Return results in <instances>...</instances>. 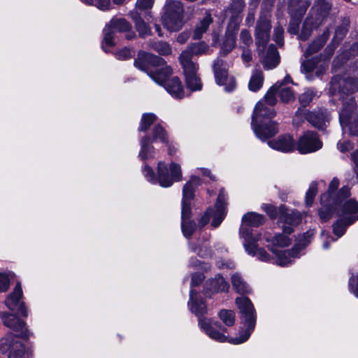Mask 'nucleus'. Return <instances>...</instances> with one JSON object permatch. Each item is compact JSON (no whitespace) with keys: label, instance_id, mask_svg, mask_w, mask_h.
<instances>
[{"label":"nucleus","instance_id":"obj_61","mask_svg":"<svg viewBox=\"0 0 358 358\" xmlns=\"http://www.w3.org/2000/svg\"><path fill=\"white\" fill-rule=\"evenodd\" d=\"M94 5L100 10H106L111 8L110 0H95Z\"/></svg>","mask_w":358,"mask_h":358},{"label":"nucleus","instance_id":"obj_10","mask_svg":"<svg viewBox=\"0 0 358 358\" xmlns=\"http://www.w3.org/2000/svg\"><path fill=\"white\" fill-rule=\"evenodd\" d=\"M131 24L124 18L113 17L103 29V39L102 48L107 52L106 46L112 47L115 45L114 35L116 32H128L131 29Z\"/></svg>","mask_w":358,"mask_h":358},{"label":"nucleus","instance_id":"obj_62","mask_svg":"<svg viewBox=\"0 0 358 358\" xmlns=\"http://www.w3.org/2000/svg\"><path fill=\"white\" fill-rule=\"evenodd\" d=\"M204 279V275L201 273H195L192 276L191 287L199 285ZM191 289H193L192 288Z\"/></svg>","mask_w":358,"mask_h":358},{"label":"nucleus","instance_id":"obj_8","mask_svg":"<svg viewBox=\"0 0 358 358\" xmlns=\"http://www.w3.org/2000/svg\"><path fill=\"white\" fill-rule=\"evenodd\" d=\"M183 12L181 2L166 0L162 15L164 25L171 31L180 29L183 25Z\"/></svg>","mask_w":358,"mask_h":358},{"label":"nucleus","instance_id":"obj_15","mask_svg":"<svg viewBox=\"0 0 358 358\" xmlns=\"http://www.w3.org/2000/svg\"><path fill=\"white\" fill-rule=\"evenodd\" d=\"M25 348L13 334H8L0 340V351L8 352V358H22Z\"/></svg>","mask_w":358,"mask_h":358},{"label":"nucleus","instance_id":"obj_6","mask_svg":"<svg viewBox=\"0 0 358 358\" xmlns=\"http://www.w3.org/2000/svg\"><path fill=\"white\" fill-rule=\"evenodd\" d=\"M200 178L192 176L182 188L181 229L185 237L189 238L196 229V224L190 220L191 201L194 196V189L200 185Z\"/></svg>","mask_w":358,"mask_h":358},{"label":"nucleus","instance_id":"obj_64","mask_svg":"<svg viewBox=\"0 0 358 358\" xmlns=\"http://www.w3.org/2000/svg\"><path fill=\"white\" fill-rule=\"evenodd\" d=\"M338 148L342 153H345L352 149V145L349 141L338 142Z\"/></svg>","mask_w":358,"mask_h":358},{"label":"nucleus","instance_id":"obj_16","mask_svg":"<svg viewBox=\"0 0 358 358\" xmlns=\"http://www.w3.org/2000/svg\"><path fill=\"white\" fill-rule=\"evenodd\" d=\"M155 141H160L162 143H167V134L164 128L160 124H156L152 129V139L148 136H144L141 140L140 157H145L151 154L153 150L152 143Z\"/></svg>","mask_w":358,"mask_h":358},{"label":"nucleus","instance_id":"obj_3","mask_svg":"<svg viewBox=\"0 0 358 358\" xmlns=\"http://www.w3.org/2000/svg\"><path fill=\"white\" fill-rule=\"evenodd\" d=\"M287 234L283 232L271 236L267 233H264L263 236L266 242L268 243V248L274 255L272 259L276 264L281 266H287L300 257V251L310 243L315 231L309 230L303 234L299 238L297 243L291 250H282V248L287 247L291 243V239Z\"/></svg>","mask_w":358,"mask_h":358},{"label":"nucleus","instance_id":"obj_42","mask_svg":"<svg viewBox=\"0 0 358 358\" xmlns=\"http://www.w3.org/2000/svg\"><path fill=\"white\" fill-rule=\"evenodd\" d=\"M329 32L328 30L325 31L323 34V37L313 42L307 48L306 54L308 55L317 52L324 45L327 38L329 37Z\"/></svg>","mask_w":358,"mask_h":358},{"label":"nucleus","instance_id":"obj_60","mask_svg":"<svg viewBox=\"0 0 358 358\" xmlns=\"http://www.w3.org/2000/svg\"><path fill=\"white\" fill-rule=\"evenodd\" d=\"M154 0H137L136 7L140 10H147L152 7Z\"/></svg>","mask_w":358,"mask_h":358},{"label":"nucleus","instance_id":"obj_31","mask_svg":"<svg viewBox=\"0 0 358 358\" xmlns=\"http://www.w3.org/2000/svg\"><path fill=\"white\" fill-rule=\"evenodd\" d=\"M189 248L191 250L196 253L199 257L207 258L213 255L212 250L210 247L209 241L206 240H199L197 243L189 242Z\"/></svg>","mask_w":358,"mask_h":358},{"label":"nucleus","instance_id":"obj_28","mask_svg":"<svg viewBox=\"0 0 358 358\" xmlns=\"http://www.w3.org/2000/svg\"><path fill=\"white\" fill-rule=\"evenodd\" d=\"M189 52V50H184L179 57V60L182 66L185 76H192L193 74L196 73L199 69L198 64L192 60ZM191 78L192 77H189V82L192 80Z\"/></svg>","mask_w":358,"mask_h":358},{"label":"nucleus","instance_id":"obj_26","mask_svg":"<svg viewBox=\"0 0 358 358\" xmlns=\"http://www.w3.org/2000/svg\"><path fill=\"white\" fill-rule=\"evenodd\" d=\"M275 115V111L272 108L265 106L263 101H259L254 110L252 124L266 122L267 120L273 117Z\"/></svg>","mask_w":358,"mask_h":358},{"label":"nucleus","instance_id":"obj_33","mask_svg":"<svg viewBox=\"0 0 358 358\" xmlns=\"http://www.w3.org/2000/svg\"><path fill=\"white\" fill-rule=\"evenodd\" d=\"M331 9V5L326 0H315L310 10L325 20Z\"/></svg>","mask_w":358,"mask_h":358},{"label":"nucleus","instance_id":"obj_19","mask_svg":"<svg viewBox=\"0 0 358 358\" xmlns=\"http://www.w3.org/2000/svg\"><path fill=\"white\" fill-rule=\"evenodd\" d=\"M1 317L3 324L16 331L19 337L28 338L30 336V332L27 329L26 324L23 320L8 313H1Z\"/></svg>","mask_w":358,"mask_h":358},{"label":"nucleus","instance_id":"obj_29","mask_svg":"<svg viewBox=\"0 0 358 358\" xmlns=\"http://www.w3.org/2000/svg\"><path fill=\"white\" fill-rule=\"evenodd\" d=\"M356 108V103L354 98H350L347 101L343 102V108L339 114L341 125L344 127L349 124L352 113Z\"/></svg>","mask_w":358,"mask_h":358},{"label":"nucleus","instance_id":"obj_54","mask_svg":"<svg viewBox=\"0 0 358 358\" xmlns=\"http://www.w3.org/2000/svg\"><path fill=\"white\" fill-rule=\"evenodd\" d=\"M262 209L265 211L271 219H275L278 215L276 208L272 204L264 203Z\"/></svg>","mask_w":358,"mask_h":358},{"label":"nucleus","instance_id":"obj_12","mask_svg":"<svg viewBox=\"0 0 358 358\" xmlns=\"http://www.w3.org/2000/svg\"><path fill=\"white\" fill-rule=\"evenodd\" d=\"M296 143V150L301 155H307L316 152L322 147V142L317 134L312 131H306L298 138Z\"/></svg>","mask_w":358,"mask_h":358},{"label":"nucleus","instance_id":"obj_4","mask_svg":"<svg viewBox=\"0 0 358 358\" xmlns=\"http://www.w3.org/2000/svg\"><path fill=\"white\" fill-rule=\"evenodd\" d=\"M142 173L152 184L159 183L162 187H169L182 180V172L179 164L169 160H160L157 164L151 158H144Z\"/></svg>","mask_w":358,"mask_h":358},{"label":"nucleus","instance_id":"obj_63","mask_svg":"<svg viewBox=\"0 0 358 358\" xmlns=\"http://www.w3.org/2000/svg\"><path fill=\"white\" fill-rule=\"evenodd\" d=\"M321 236L324 240V243L322 245L324 249H328L329 247V243L331 242L335 241V239L334 238L329 236V235L324 231L322 232Z\"/></svg>","mask_w":358,"mask_h":358},{"label":"nucleus","instance_id":"obj_27","mask_svg":"<svg viewBox=\"0 0 358 358\" xmlns=\"http://www.w3.org/2000/svg\"><path fill=\"white\" fill-rule=\"evenodd\" d=\"M311 3V0H289L288 13L291 17H302Z\"/></svg>","mask_w":358,"mask_h":358},{"label":"nucleus","instance_id":"obj_53","mask_svg":"<svg viewBox=\"0 0 358 358\" xmlns=\"http://www.w3.org/2000/svg\"><path fill=\"white\" fill-rule=\"evenodd\" d=\"M283 34L284 29L282 26L278 25L274 28L273 40L279 45H283Z\"/></svg>","mask_w":358,"mask_h":358},{"label":"nucleus","instance_id":"obj_23","mask_svg":"<svg viewBox=\"0 0 358 358\" xmlns=\"http://www.w3.org/2000/svg\"><path fill=\"white\" fill-rule=\"evenodd\" d=\"M252 126L257 137L262 141L269 139L278 132L277 123L273 121L259 122Z\"/></svg>","mask_w":358,"mask_h":358},{"label":"nucleus","instance_id":"obj_48","mask_svg":"<svg viewBox=\"0 0 358 358\" xmlns=\"http://www.w3.org/2000/svg\"><path fill=\"white\" fill-rule=\"evenodd\" d=\"M191 77L192 80L189 82V76H185L188 87L192 91L200 90L201 89L202 85L196 73L193 74Z\"/></svg>","mask_w":358,"mask_h":358},{"label":"nucleus","instance_id":"obj_1","mask_svg":"<svg viewBox=\"0 0 358 358\" xmlns=\"http://www.w3.org/2000/svg\"><path fill=\"white\" fill-rule=\"evenodd\" d=\"M236 303L241 313L243 327L239 332V336L229 338L226 328L222 327L217 322L201 316L207 313V307L200 295L193 289L189 292L188 307L190 311L199 317V325L210 338L218 342H229L234 345L241 344L249 338L255 329L256 314L251 301L245 296L236 298Z\"/></svg>","mask_w":358,"mask_h":358},{"label":"nucleus","instance_id":"obj_51","mask_svg":"<svg viewBox=\"0 0 358 358\" xmlns=\"http://www.w3.org/2000/svg\"><path fill=\"white\" fill-rule=\"evenodd\" d=\"M11 274L0 272V292L7 291L10 285Z\"/></svg>","mask_w":358,"mask_h":358},{"label":"nucleus","instance_id":"obj_43","mask_svg":"<svg viewBox=\"0 0 358 358\" xmlns=\"http://www.w3.org/2000/svg\"><path fill=\"white\" fill-rule=\"evenodd\" d=\"M208 45L203 42H200L189 45L185 50H189V53L191 57H192L193 55L199 56L203 55L208 51Z\"/></svg>","mask_w":358,"mask_h":358},{"label":"nucleus","instance_id":"obj_58","mask_svg":"<svg viewBox=\"0 0 358 358\" xmlns=\"http://www.w3.org/2000/svg\"><path fill=\"white\" fill-rule=\"evenodd\" d=\"M315 67L316 63L314 59H308L301 64L302 71L305 73L313 72Z\"/></svg>","mask_w":358,"mask_h":358},{"label":"nucleus","instance_id":"obj_32","mask_svg":"<svg viewBox=\"0 0 358 358\" xmlns=\"http://www.w3.org/2000/svg\"><path fill=\"white\" fill-rule=\"evenodd\" d=\"M280 61V57L277 49L273 45L268 46L266 55L262 59V62L264 69H272L277 66Z\"/></svg>","mask_w":358,"mask_h":358},{"label":"nucleus","instance_id":"obj_18","mask_svg":"<svg viewBox=\"0 0 358 358\" xmlns=\"http://www.w3.org/2000/svg\"><path fill=\"white\" fill-rule=\"evenodd\" d=\"M229 285L224 277L217 274L207 280L204 284L203 293L206 297L211 298L214 294L228 292Z\"/></svg>","mask_w":358,"mask_h":358},{"label":"nucleus","instance_id":"obj_36","mask_svg":"<svg viewBox=\"0 0 358 358\" xmlns=\"http://www.w3.org/2000/svg\"><path fill=\"white\" fill-rule=\"evenodd\" d=\"M213 22V17L209 13H206L205 17L197 24L194 31L193 38L199 39L205 33L210 24Z\"/></svg>","mask_w":358,"mask_h":358},{"label":"nucleus","instance_id":"obj_55","mask_svg":"<svg viewBox=\"0 0 358 358\" xmlns=\"http://www.w3.org/2000/svg\"><path fill=\"white\" fill-rule=\"evenodd\" d=\"M189 266L193 268H199L204 271H207L210 269V266L208 264L202 262L196 258L190 259Z\"/></svg>","mask_w":358,"mask_h":358},{"label":"nucleus","instance_id":"obj_46","mask_svg":"<svg viewBox=\"0 0 358 358\" xmlns=\"http://www.w3.org/2000/svg\"><path fill=\"white\" fill-rule=\"evenodd\" d=\"M274 0H264L261 5V10L259 17L264 16L267 19H271V10L273 7Z\"/></svg>","mask_w":358,"mask_h":358},{"label":"nucleus","instance_id":"obj_17","mask_svg":"<svg viewBox=\"0 0 358 358\" xmlns=\"http://www.w3.org/2000/svg\"><path fill=\"white\" fill-rule=\"evenodd\" d=\"M279 221L282 224V231L286 234H291L294 227L299 224L302 219L301 213L287 209L285 206L279 208Z\"/></svg>","mask_w":358,"mask_h":358},{"label":"nucleus","instance_id":"obj_41","mask_svg":"<svg viewBox=\"0 0 358 358\" xmlns=\"http://www.w3.org/2000/svg\"><path fill=\"white\" fill-rule=\"evenodd\" d=\"M150 47L162 55H169L172 52L170 45L164 41H151Z\"/></svg>","mask_w":358,"mask_h":358},{"label":"nucleus","instance_id":"obj_45","mask_svg":"<svg viewBox=\"0 0 358 358\" xmlns=\"http://www.w3.org/2000/svg\"><path fill=\"white\" fill-rule=\"evenodd\" d=\"M219 317L227 327H231L235 322V313L232 310H222L219 313Z\"/></svg>","mask_w":358,"mask_h":358},{"label":"nucleus","instance_id":"obj_5","mask_svg":"<svg viewBox=\"0 0 358 358\" xmlns=\"http://www.w3.org/2000/svg\"><path fill=\"white\" fill-rule=\"evenodd\" d=\"M265 217L255 212L245 213L242 217L240 236L244 239L243 246L246 252L262 262H269V254L263 248H258L257 243L262 239V234L255 235L250 227H257L264 224Z\"/></svg>","mask_w":358,"mask_h":358},{"label":"nucleus","instance_id":"obj_13","mask_svg":"<svg viewBox=\"0 0 358 358\" xmlns=\"http://www.w3.org/2000/svg\"><path fill=\"white\" fill-rule=\"evenodd\" d=\"M271 29V19L259 17L255 29V43L259 52H263L270 40Z\"/></svg>","mask_w":358,"mask_h":358},{"label":"nucleus","instance_id":"obj_9","mask_svg":"<svg viewBox=\"0 0 358 358\" xmlns=\"http://www.w3.org/2000/svg\"><path fill=\"white\" fill-rule=\"evenodd\" d=\"M225 201L226 194L221 189L217 196V202L215 205V210L208 208L199 220V223L201 227H204L208 224L211 217H213L211 225L214 228L220 226L227 214Z\"/></svg>","mask_w":358,"mask_h":358},{"label":"nucleus","instance_id":"obj_37","mask_svg":"<svg viewBox=\"0 0 358 358\" xmlns=\"http://www.w3.org/2000/svg\"><path fill=\"white\" fill-rule=\"evenodd\" d=\"M264 74L259 69H255L248 83V88L252 92H257L259 90L264 83Z\"/></svg>","mask_w":358,"mask_h":358},{"label":"nucleus","instance_id":"obj_39","mask_svg":"<svg viewBox=\"0 0 358 358\" xmlns=\"http://www.w3.org/2000/svg\"><path fill=\"white\" fill-rule=\"evenodd\" d=\"M281 87V85L279 83H275L273 85L270 90L267 92L266 95L264 96V99L260 101H263L264 105H268L269 106H273L277 102L276 99V94L278 93V89Z\"/></svg>","mask_w":358,"mask_h":358},{"label":"nucleus","instance_id":"obj_40","mask_svg":"<svg viewBox=\"0 0 358 358\" xmlns=\"http://www.w3.org/2000/svg\"><path fill=\"white\" fill-rule=\"evenodd\" d=\"M318 192V182L313 181L310 183L305 194V204L307 207L313 206L315 196Z\"/></svg>","mask_w":358,"mask_h":358},{"label":"nucleus","instance_id":"obj_2","mask_svg":"<svg viewBox=\"0 0 358 358\" xmlns=\"http://www.w3.org/2000/svg\"><path fill=\"white\" fill-rule=\"evenodd\" d=\"M338 186L339 180L333 178L327 192L321 195L322 207L319 216L322 222H326L336 212L338 215L344 216L347 225H350L358 220V202L355 199L350 198V189L348 186L343 187L336 192Z\"/></svg>","mask_w":358,"mask_h":358},{"label":"nucleus","instance_id":"obj_44","mask_svg":"<svg viewBox=\"0 0 358 358\" xmlns=\"http://www.w3.org/2000/svg\"><path fill=\"white\" fill-rule=\"evenodd\" d=\"M156 120L157 116L154 113H144L142 115L138 130L140 131H146Z\"/></svg>","mask_w":358,"mask_h":358},{"label":"nucleus","instance_id":"obj_35","mask_svg":"<svg viewBox=\"0 0 358 358\" xmlns=\"http://www.w3.org/2000/svg\"><path fill=\"white\" fill-rule=\"evenodd\" d=\"M235 31H230L227 29L225 36V40L224 41L220 50V54L223 56L228 55L235 47L236 45V34Z\"/></svg>","mask_w":358,"mask_h":358},{"label":"nucleus","instance_id":"obj_21","mask_svg":"<svg viewBox=\"0 0 358 358\" xmlns=\"http://www.w3.org/2000/svg\"><path fill=\"white\" fill-rule=\"evenodd\" d=\"M22 296V289L20 282H17L14 290L10 293L5 300L6 306L11 310L17 312L24 316H27V310L24 303L20 301Z\"/></svg>","mask_w":358,"mask_h":358},{"label":"nucleus","instance_id":"obj_49","mask_svg":"<svg viewBox=\"0 0 358 358\" xmlns=\"http://www.w3.org/2000/svg\"><path fill=\"white\" fill-rule=\"evenodd\" d=\"M280 98L282 102H288L294 99V93L289 87H280L278 90Z\"/></svg>","mask_w":358,"mask_h":358},{"label":"nucleus","instance_id":"obj_52","mask_svg":"<svg viewBox=\"0 0 358 358\" xmlns=\"http://www.w3.org/2000/svg\"><path fill=\"white\" fill-rule=\"evenodd\" d=\"M134 51L131 49L124 48L115 53V57L119 60H126L134 56Z\"/></svg>","mask_w":358,"mask_h":358},{"label":"nucleus","instance_id":"obj_24","mask_svg":"<svg viewBox=\"0 0 358 358\" xmlns=\"http://www.w3.org/2000/svg\"><path fill=\"white\" fill-rule=\"evenodd\" d=\"M268 145L270 148L283 152L296 150V141L289 134L281 135L275 140L268 141Z\"/></svg>","mask_w":358,"mask_h":358},{"label":"nucleus","instance_id":"obj_57","mask_svg":"<svg viewBox=\"0 0 358 358\" xmlns=\"http://www.w3.org/2000/svg\"><path fill=\"white\" fill-rule=\"evenodd\" d=\"M240 40L246 46H249L252 43V38L250 31L247 29H243L240 34Z\"/></svg>","mask_w":358,"mask_h":358},{"label":"nucleus","instance_id":"obj_14","mask_svg":"<svg viewBox=\"0 0 358 358\" xmlns=\"http://www.w3.org/2000/svg\"><path fill=\"white\" fill-rule=\"evenodd\" d=\"M330 91L334 94H340L341 96L352 94L358 91V80L336 76L331 81Z\"/></svg>","mask_w":358,"mask_h":358},{"label":"nucleus","instance_id":"obj_59","mask_svg":"<svg viewBox=\"0 0 358 358\" xmlns=\"http://www.w3.org/2000/svg\"><path fill=\"white\" fill-rule=\"evenodd\" d=\"M350 290L358 298V274L350 278L349 280Z\"/></svg>","mask_w":358,"mask_h":358},{"label":"nucleus","instance_id":"obj_34","mask_svg":"<svg viewBox=\"0 0 358 358\" xmlns=\"http://www.w3.org/2000/svg\"><path fill=\"white\" fill-rule=\"evenodd\" d=\"M231 285L236 292L244 294L250 292V288L247 282L244 280L241 274L236 273L231 275Z\"/></svg>","mask_w":358,"mask_h":358},{"label":"nucleus","instance_id":"obj_30","mask_svg":"<svg viewBox=\"0 0 358 358\" xmlns=\"http://www.w3.org/2000/svg\"><path fill=\"white\" fill-rule=\"evenodd\" d=\"M306 118L313 126L322 129L329 121V114L327 110L309 112L306 115Z\"/></svg>","mask_w":358,"mask_h":358},{"label":"nucleus","instance_id":"obj_25","mask_svg":"<svg viewBox=\"0 0 358 358\" xmlns=\"http://www.w3.org/2000/svg\"><path fill=\"white\" fill-rule=\"evenodd\" d=\"M324 22V19L310 10L303 22L301 32L299 36V38L303 41L307 40L313 30L318 28Z\"/></svg>","mask_w":358,"mask_h":358},{"label":"nucleus","instance_id":"obj_47","mask_svg":"<svg viewBox=\"0 0 358 358\" xmlns=\"http://www.w3.org/2000/svg\"><path fill=\"white\" fill-rule=\"evenodd\" d=\"M348 225L346 224V220L345 219H341L338 220L333 225V231L334 234L337 236V237L342 236Z\"/></svg>","mask_w":358,"mask_h":358},{"label":"nucleus","instance_id":"obj_7","mask_svg":"<svg viewBox=\"0 0 358 358\" xmlns=\"http://www.w3.org/2000/svg\"><path fill=\"white\" fill-rule=\"evenodd\" d=\"M173 70L169 66H165L155 73H150V77L159 85H163L168 93L176 99L184 97V90L178 77L169 78Z\"/></svg>","mask_w":358,"mask_h":358},{"label":"nucleus","instance_id":"obj_22","mask_svg":"<svg viewBox=\"0 0 358 358\" xmlns=\"http://www.w3.org/2000/svg\"><path fill=\"white\" fill-rule=\"evenodd\" d=\"M164 63L165 61L158 56L144 51H139L138 57L134 61V66L142 71L148 72L150 66H161Z\"/></svg>","mask_w":358,"mask_h":358},{"label":"nucleus","instance_id":"obj_11","mask_svg":"<svg viewBox=\"0 0 358 358\" xmlns=\"http://www.w3.org/2000/svg\"><path fill=\"white\" fill-rule=\"evenodd\" d=\"M213 68L216 83L224 86L227 92L233 91L236 88V83L234 77L228 75L227 64L222 59L217 58L214 62Z\"/></svg>","mask_w":358,"mask_h":358},{"label":"nucleus","instance_id":"obj_50","mask_svg":"<svg viewBox=\"0 0 358 358\" xmlns=\"http://www.w3.org/2000/svg\"><path fill=\"white\" fill-rule=\"evenodd\" d=\"M314 96V91L311 89H308L299 96V102L301 106H306L313 100Z\"/></svg>","mask_w":358,"mask_h":358},{"label":"nucleus","instance_id":"obj_20","mask_svg":"<svg viewBox=\"0 0 358 358\" xmlns=\"http://www.w3.org/2000/svg\"><path fill=\"white\" fill-rule=\"evenodd\" d=\"M245 6L243 0H233L230 6L225 10V16L229 18L228 29H232L234 31L238 29Z\"/></svg>","mask_w":358,"mask_h":358},{"label":"nucleus","instance_id":"obj_38","mask_svg":"<svg viewBox=\"0 0 358 358\" xmlns=\"http://www.w3.org/2000/svg\"><path fill=\"white\" fill-rule=\"evenodd\" d=\"M132 18L135 22L136 29L141 37H145L150 35L151 31L149 26L142 20L141 16L135 13L132 15Z\"/></svg>","mask_w":358,"mask_h":358},{"label":"nucleus","instance_id":"obj_56","mask_svg":"<svg viewBox=\"0 0 358 358\" xmlns=\"http://www.w3.org/2000/svg\"><path fill=\"white\" fill-rule=\"evenodd\" d=\"M301 17H292L288 27V31L292 34H296L298 31Z\"/></svg>","mask_w":358,"mask_h":358}]
</instances>
